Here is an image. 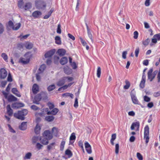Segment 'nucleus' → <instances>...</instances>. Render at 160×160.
I'll list each match as a JSON object with an SVG mask.
<instances>
[{"label": "nucleus", "instance_id": "42", "mask_svg": "<svg viewBox=\"0 0 160 160\" xmlns=\"http://www.w3.org/2000/svg\"><path fill=\"white\" fill-rule=\"evenodd\" d=\"M15 26H16L15 27L14 26L12 28V30H17L19 29L21 26V24L20 23H16L15 24Z\"/></svg>", "mask_w": 160, "mask_h": 160}, {"label": "nucleus", "instance_id": "30", "mask_svg": "<svg viewBox=\"0 0 160 160\" xmlns=\"http://www.w3.org/2000/svg\"><path fill=\"white\" fill-rule=\"evenodd\" d=\"M116 133H113L112 135L111 138L110 140V142L112 145L114 144V141L116 139Z\"/></svg>", "mask_w": 160, "mask_h": 160}, {"label": "nucleus", "instance_id": "61", "mask_svg": "<svg viewBox=\"0 0 160 160\" xmlns=\"http://www.w3.org/2000/svg\"><path fill=\"white\" fill-rule=\"evenodd\" d=\"M133 34H134L133 38L135 39H137L138 38V32L136 31H134L133 33Z\"/></svg>", "mask_w": 160, "mask_h": 160}, {"label": "nucleus", "instance_id": "5", "mask_svg": "<svg viewBox=\"0 0 160 160\" xmlns=\"http://www.w3.org/2000/svg\"><path fill=\"white\" fill-rule=\"evenodd\" d=\"M149 127L148 125L145 126L144 128V139H145L146 143H148L149 140Z\"/></svg>", "mask_w": 160, "mask_h": 160}, {"label": "nucleus", "instance_id": "60", "mask_svg": "<svg viewBox=\"0 0 160 160\" xmlns=\"http://www.w3.org/2000/svg\"><path fill=\"white\" fill-rule=\"evenodd\" d=\"M132 124H133V125L135 127H137L138 129L140 126V123L139 122H133Z\"/></svg>", "mask_w": 160, "mask_h": 160}, {"label": "nucleus", "instance_id": "32", "mask_svg": "<svg viewBox=\"0 0 160 160\" xmlns=\"http://www.w3.org/2000/svg\"><path fill=\"white\" fill-rule=\"evenodd\" d=\"M55 43L58 45H60L61 44V41L60 37L59 36H56L55 37Z\"/></svg>", "mask_w": 160, "mask_h": 160}, {"label": "nucleus", "instance_id": "21", "mask_svg": "<svg viewBox=\"0 0 160 160\" xmlns=\"http://www.w3.org/2000/svg\"><path fill=\"white\" fill-rule=\"evenodd\" d=\"M32 8V3L30 2H28L25 3L24 5L23 9L26 11L29 10Z\"/></svg>", "mask_w": 160, "mask_h": 160}, {"label": "nucleus", "instance_id": "1", "mask_svg": "<svg viewBox=\"0 0 160 160\" xmlns=\"http://www.w3.org/2000/svg\"><path fill=\"white\" fill-rule=\"evenodd\" d=\"M28 112L27 109H23L21 111H18L17 113H14V116L18 119L23 120L25 118L24 116L28 114Z\"/></svg>", "mask_w": 160, "mask_h": 160}, {"label": "nucleus", "instance_id": "7", "mask_svg": "<svg viewBox=\"0 0 160 160\" xmlns=\"http://www.w3.org/2000/svg\"><path fill=\"white\" fill-rule=\"evenodd\" d=\"M42 135L43 137L47 138L49 140L51 139L53 137L52 133L49 130H45Z\"/></svg>", "mask_w": 160, "mask_h": 160}, {"label": "nucleus", "instance_id": "31", "mask_svg": "<svg viewBox=\"0 0 160 160\" xmlns=\"http://www.w3.org/2000/svg\"><path fill=\"white\" fill-rule=\"evenodd\" d=\"M65 154L68 156V158H70L72 156V152L69 149H67L65 151Z\"/></svg>", "mask_w": 160, "mask_h": 160}, {"label": "nucleus", "instance_id": "13", "mask_svg": "<svg viewBox=\"0 0 160 160\" xmlns=\"http://www.w3.org/2000/svg\"><path fill=\"white\" fill-rule=\"evenodd\" d=\"M12 92L15 94L16 96L18 97H20L21 95L20 92L18 91L17 89L15 88H12L11 90Z\"/></svg>", "mask_w": 160, "mask_h": 160}, {"label": "nucleus", "instance_id": "28", "mask_svg": "<svg viewBox=\"0 0 160 160\" xmlns=\"http://www.w3.org/2000/svg\"><path fill=\"white\" fill-rule=\"evenodd\" d=\"M40 93L42 95V99L43 100H46L48 99V97L46 92H42Z\"/></svg>", "mask_w": 160, "mask_h": 160}, {"label": "nucleus", "instance_id": "54", "mask_svg": "<svg viewBox=\"0 0 160 160\" xmlns=\"http://www.w3.org/2000/svg\"><path fill=\"white\" fill-rule=\"evenodd\" d=\"M42 145L39 142L37 143L36 145V147L38 149V150H39L41 149H42Z\"/></svg>", "mask_w": 160, "mask_h": 160}, {"label": "nucleus", "instance_id": "52", "mask_svg": "<svg viewBox=\"0 0 160 160\" xmlns=\"http://www.w3.org/2000/svg\"><path fill=\"white\" fill-rule=\"evenodd\" d=\"M150 40L149 38L147 39L145 41L142 42V44L145 46H147L149 42H150Z\"/></svg>", "mask_w": 160, "mask_h": 160}, {"label": "nucleus", "instance_id": "3", "mask_svg": "<svg viewBox=\"0 0 160 160\" xmlns=\"http://www.w3.org/2000/svg\"><path fill=\"white\" fill-rule=\"evenodd\" d=\"M35 5L36 8L38 9L44 10L46 7L45 2L41 0L36 1Z\"/></svg>", "mask_w": 160, "mask_h": 160}, {"label": "nucleus", "instance_id": "55", "mask_svg": "<svg viewBox=\"0 0 160 160\" xmlns=\"http://www.w3.org/2000/svg\"><path fill=\"white\" fill-rule=\"evenodd\" d=\"M145 82L141 80L139 84V87L141 88H143L145 87Z\"/></svg>", "mask_w": 160, "mask_h": 160}, {"label": "nucleus", "instance_id": "43", "mask_svg": "<svg viewBox=\"0 0 160 160\" xmlns=\"http://www.w3.org/2000/svg\"><path fill=\"white\" fill-rule=\"evenodd\" d=\"M29 35V34H26L22 36L20 35L18 37L20 38L21 40H22L26 39Z\"/></svg>", "mask_w": 160, "mask_h": 160}, {"label": "nucleus", "instance_id": "37", "mask_svg": "<svg viewBox=\"0 0 160 160\" xmlns=\"http://www.w3.org/2000/svg\"><path fill=\"white\" fill-rule=\"evenodd\" d=\"M32 156V153L30 152H28L26 154L25 156L23 157V159H30Z\"/></svg>", "mask_w": 160, "mask_h": 160}, {"label": "nucleus", "instance_id": "46", "mask_svg": "<svg viewBox=\"0 0 160 160\" xmlns=\"http://www.w3.org/2000/svg\"><path fill=\"white\" fill-rule=\"evenodd\" d=\"M61 25L60 24L58 25V27L57 30V32L58 34H60L61 33Z\"/></svg>", "mask_w": 160, "mask_h": 160}, {"label": "nucleus", "instance_id": "24", "mask_svg": "<svg viewBox=\"0 0 160 160\" xmlns=\"http://www.w3.org/2000/svg\"><path fill=\"white\" fill-rule=\"evenodd\" d=\"M24 2L23 0H19L18 1V8L21 9H23L24 7Z\"/></svg>", "mask_w": 160, "mask_h": 160}, {"label": "nucleus", "instance_id": "2", "mask_svg": "<svg viewBox=\"0 0 160 160\" xmlns=\"http://www.w3.org/2000/svg\"><path fill=\"white\" fill-rule=\"evenodd\" d=\"M32 54L31 52H28L24 55V58H21L20 61L23 64H26L29 63L30 59L32 57Z\"/></svg>", "mask_w": 160, "mask_h": 160}, {"label": "nucleus", "instance_id": "19", "mask_svg": "<svg viewBox=\"0 0 160 160\" xmlns=\"http://www.w3.org/2000/svg\"><path fill=\"white\" fill-rule=\"evenodd\" d=\"M65 82V80L64 78V77H63L59 80L57 82V85L58 86H61L64 84Z\"/></svg>", "mask_w": 160, "mask_h": 160}, {"label": "nucleus", "instance_id": "41", "mask_svg": "<svg viewBox=\"0 0 160 160\" xmlns=\"http://www.w3.org/2000/svg\"><path fill=\"white\" fill-rule=\"evenodd\" d=\"M55 142H52L49 145H48L47 146V149L48 151H49L51 149H52L53 147H55Z\"/></svg>", "mask_w": 160, "mask_h": 160}, {"label": "nucleus", "instance_id": "39", "mask_svg": "<svg viewBox=\"0 0 160 160\" xmlns=\"http://www.w3.org/2000/svg\"><path fill=\"white\" fill-rule=\"evenodd\" d=\"M126 85L124 86V88L125 89H128L130 86V83L127 80H126L125 81Z\"/></svg>", "mask_w": 160, "mask_h": 160}, {"label": "nucleus", "instance_id": "47", "mask_svg": "<svg viewBox=\"0 0 160 160\" xmlns=\"http://www.w3.org/2000/svg\"><path fill=\"white\" fill-rule=\"evenodd\" d=\"M70 64L73 69H76L77 68V65L75 62H72L71 63H70Z\"/></svg>", "mask_w": 160, "mask_h": 160}, {"label": "nucleus", "instance_id": "44", "mask_svg": "<svg viewBox=\"0 0 160 160\" xmlns=\"http://www.w3.org/2000/svg\"><path fill=\"white\" fill-rule=\"evenodd\" d=\"M65 142L64 141H62L61 143L60 146V150L62 151L63 150Z\"/></svg>", "mask_w": 160, "mask_h": 160}, {"label": "nucleus", "instance_id": "23", "mask_svg": "<svg viewBox=\"0 0 160 160\" xmlns=\"http://www.w3.org/2000/svg\"><path fill=\"white\" fill-rule=\"evenodd\" d=\"M7 112L8 115L9 116H11L13 114V111L11 108L10 105L8 104L7 106Z\"/></svg>", "mask_w": 160, "mask_h": 160}, {"label": "nucleus", "instance_id": "62", "mask_svg": "<svg viewBox=\"0 0 160 160\" xmlns=\"http://www.w3.org/2000/svg\"><path fill=\"white\" fill-rule=\"evenodd\" d=\"M52 62L51 59V58H48L46 61V63L48 65H50Z\"/></svg>", "mask_w": 160, "mask_h": 160}, {"label": "nucleus", "instance_id": "6", "mask_svg": "<svg viewBox=\"0 0 160 160\" xmlns=\"http://www.w3.org/2000/svg\"><path fill=\"white\" fill-rule=\"evenodd\" d=\"M134 91L133 89L130 93V95L132 101L133 103L135 104H138L140 105L141 107L143 108L144 107L143 106L139 103L138 101L136 96L135 94V93H133V91Z\"/></svg>", "mask_w": 160, "mask_h": 160}, {"label": "nucleus", "instance_id": "25", "mask_svg": "<svg viewBox=\"0 0 160 160\" xmlns=\"http://www.w3.org/2000/svg\"><path fill=\"white\" fill-rule=\"evenodd\" d=\"M41 129V127L38 125H36L34 129L35 133L36 134H39L40 133Z\"/></svg>", "mask_w": 160, "mask_h": 160}, {"label": "nucleus", "instance_id": "50", "mask_svg": "<svg viewBox=\"0 0 160 160\" xmlns=\"http://www.w3.org/2000/svg\"><path fill=\"white\" fill-rule=\"evenodd\" d=\"M137 156L139 160H143V158L142 156L139 152H137Z\"/></svg>", "mask_w": 160, "mask_h": 160}, {"label": "nucleus", "instance_id": "11", "mask_svg": "<svg viewBox=\"0 0 160 160\" xmlns=\"http://www.w3.org/2000/svg\"><path fill=\"white\" fill-rule=\"evenodd\" d=\"M48 140L47 138L43 137L42 138L41 137H40L39 140L40 142L44 145H47L48 143Z\"/></svg>", "mask_w": 160, "mask_h": 160}, {"label": "nucleus", "instance_id": "49", "mask_svg": "<svg viewBox=\"0 0 160 160\" xmlns=\"http://www.w3.org/2000/svg\"><path fill=\"white\" fill-rule=\"evenodd\" d=\"M78 98L76 97L75 99L74 103V107L76 108H77L78 107Z\"/></svg>", "mask_w": 160, "mask_h": 160}, {"label": "nucleus", "instance_id": "35", "mask_svg": "<svg viewBox=\"0 0 160 160\" xmlns=\"http://www.w3.org/2000/svg\"><path fill=\"white\" fill-rule=\"evenodd\" d=\"M59 58L57 55H54L53 57V62L54 63L57 64H58L59 62Z\"/></svg>", "mask_w": 160, "mask_h": 160}, {"label": "nucleus", "instance_id": "14", "mask_svg": "<svg viewBox=\"0 0 160 160\" xmlns=\"http://www.w3.org/2000/svg\"><path fill=\"white\" fill-rule=\"evenodd\" d=\"M42 14V13L40 11H36L32 13V15L35 18H39Z\"/></svg>", "mask_w": 160, "mask_h": 160}, {"label": "nucleus", "instance_id": "53", "mask_svg": "<svg viewBox=\"0 0 160 160\" xmlns=\"http://www.w3.org/2000/svg\"><path fill=\"white\" fill-rule=\"evenodd\" d=\"M119 149V145L118 143H117L115 145V152L116 154H117L118 153Z\"/></svg>", "mask_w": 160, "mask_h": 160}, {"label": "nucleus", "instance_id": "64", "mask_svg": "<svg viewBox=\"0 0 160 160\" xmlns=\"http://www.w3.org/2000/svg\"><path fill=\"white\" fill-rule=\"evenodd\" d=\"M154 36V37H155L157 38L158 40H160V33L155 34Z\"/></svg>", "mask_w": 160, "mask_h": 160}, {"label": "nucleus", "instance_id": "18", "mask_svg": "<svg viewBox=\"0 0 160 160\" xmlns=\"http://www.w3.org/2000/svg\"><path fill=\"white\" fill-rule=\"evenodd\" d=\"M85 25L87 27V33L90 39L92 41V36L91 32L89 28V27L87 23L86 22H85Z\"/></svg>", "mask_w": 160, "mask_h": 160}, {"label": "nucleus", "instance_id": "57", "mask_svg": "<svg viewBox=\"0 0 160 160\" xmlns=\"http://www.w3.org/2000/svg\"><path fill=\"white\" fill-rule=\"evenodd\" d=\"M8 25L9 27L11 28L12 29L14 26V23L11 20H9L8 21Z\"/></svg>", "mask_w": 160, "mask_h": 160}, {"label": "nucleus", "instance_id": "36", "mask_svg": "<svg viewBox=\"0 0 160 160\" xmlns=\"http://www.w3.org/2000/svg\"><path fill=\"white\" fill-rule=\"evenodd\" d=\"M39 72L36 74V78L37 81H39L41 80V77L39 74L41 73H43L44 71H39Z\"/></svg>", "mask_w": 160, "mask_h": 160}, {"label": "nucleus", "instance_id": "22", "mask_svg": "<svg viewBox=\"0 0 160 160\" xmlns=\"http://www.w3.org/2000/svg\"><path fill=\"white\" fill-rule=\"evenodd\" d=\"M68 62V59L66 57H63L60 61V63L62 65H64L66 64Z\"/></svg>", "mask_w": 160, "mask_h": 160}, {"label": "nucleus", "instance_id": "15", "mask_svg": "<svg viewBox=\"0 0 160 160\" xmlns=\"http://www.w3.org/2000/svg\"><path fill=\"white\" fill-rule=\"evenodd\" d=\"M57 53H58L60 56H62L65 54L66 51L64 49L60 48L58 50Z\"/></svg>", "mask_w": 160, "mask_h": 160}, {"label": "nucleus", "instance_id": "4", "mask_svg": "<svg viewBox=\"0 0 160 160\" xmlns=\"http://www.w3.org/2000/svg\"><path fill=\"white\" fill-rule=\"evenodd\" d=\"M2 93L4 95L5 98L7 99L9 102H11L13 101H16L17 100V98L11 94L8 96V93L3 91H2Z\"/></svg>", "mask_w": 160, "mask_h": 160}, {"label": "nucleus", "instance_id": "29", "mask_svg": "<svg viewBox=\"0 0 160 160\" xmlns=\"http://www.w3.org/2000/svg\"><path fill=\"white\" fill-rule=\"evenodd\" d=\"M40 137L38 136H34L32 137V143L34 144L39 140Z\"/></svg>", "mask_w": 160, "mask_h": 160}, {"label": "nucleus", "instance_id": "45", "mask_svg": "<svg viewBox=\"0 0 160 160\" xmlns=\"http://www.w3.org/2000/svg\"><path fill=\"white\" fill-rule=\"evenodd\" d=\"M76 136L75 133L74 132L72 133L70 137L69 140L70 141L74 140L76 139Z\"/></svg>", "mask_w": 160, "mask_h": 160}, {"label": "nucleus", "instance_id": "58", "mask_svg": "<svg viewBox=\"0 0 160 160\" xmlns=\"http://www.w3.org/2000/svg\"><path fill=\"white\" fill-rule=\"evenodd\" d=\"M46 68V65L45 64H43L40 66L38 70H45Z\"/></svg>", "mask_w": 160, "mask_h": 160}, {"label": "nucleus", "instance_id": "51", "mask_svg": "<svg viewBox=\"0 0 160 160\" xmlns=\"http://www.w3.org/2000/svg\"><path fill=\"white\" fill-rule=\"evenodd\" d=\"M4 31V27L2 23H0V34H2Z\"/></svg>", "mask_w": 160, "mask_h": 160}, {"label": "nucleus", "instance_id": "17", "mask_svg": "<svg viewBox=\"0 0 160 160\" xmlns=\"http://www.w3.org/2000/svg\"><path fill=\"white\" fill-rule=\"evenodd\" d=\"M39 91V88L38 85L35 83L33 85L32 87V91L34 94H36Z\"/></svg>", "mask_w": 160, "mask_h": 160}, {"label": "nucleus", "instance_id": "8", "mask_svg": "<svg viewBox=\"0 0 160 160\" xmlns=\"http://www.w3.org/2000/svg\"><path fill=\"white\" fill-rule=\"evenodd\" d=\"M41 96L42 95H41L40 93L35 95L33 100V103L36 104H39V102L42 99Z\"/></svg>", "mask_w": 160, "mask_h": 160}, {"label": "nucleus", "instance_id": "33", "mask_svg": "<svg viewBox=\"0 0 160 160\" xmlns=\"http://www.w3.org/2000/svg\"><path fill=\"white\" fill-rule=\"evenodd\" d=\"M52 131L54 135L55 136L57 137L58 133V128L56 127H53L52 128Z\"/></svg>", "mask_w": 160, "mask_h": 160}, {"label": "nucleus", "instance_id": "27", "mask_svg": "<svg viewBox=\"0 0 160 160\" xmlns=\"http://www.w3.org/2000/svg\"><path fill=\"white\" fill-rule=\"evenodd\" d=\"M24 46L27 49L30 50L32 48L33 44L31 42H28L25 44Z\"/></svg>", "mask_w": 160, "mask_h": 160}, {"label": "nucleus", "instance_id": "9", "mask_svg": "<svg viewBox=\"0 0 160 160\" xmlns=\"http://www.w3.org/2000/svg\"><path fill=\"white\" fill-rule=\"evenodd\" d=\"M56 51L55 49H52L49 50L45 53L44 55L45 57L46 58L52 57L55 53Z\"/></svg>", "mask_w": 160, "mask_h": 160}, {"label": "nucleus", "instance_id": "48", "mask_svg": "<svg viewBox=\"0 0 160 160\" xmlns=\"http://www.w3.org/2000/svg\"><path fill=\"white\" fill-rule=\"evenodd\" d=\"M144 100L147 102H149L151 100V98L148 96L145 95L143 97Z\"/></svg>", "mask_w": 160, "mask_h": 160}, {"label": "nucleus", "instance_id": "20", "mask_svg": "<svg viewBox=\"0 0 160 160\" xmlns=\"http://www.w3.org/2000/svg\"><path fill=\"white\" fill-rule=\"evenodd\" d=\"M7 71H0V78L4 79L7 76Z\"/></svg>", "mask_w": 160, "mask_h": 160}, {"label": "nucleus", "instance_id": "10", "mask_svg": "<svg viewBox=\"0 0 160 160\" xmlns=\"http://www.w3.org/2000/svg\"><path fill=\"white\" fill-rule=\"evenodd\" d=\"M24 106V104L22 102H15L12 104V108L17 109L23 107Z\"/></svg>", "mask_w": 160, "mask_h": 160}, {"label": "nucleus", "instance_id": "40", "mask_svg": "<svg viewBox=\"0 0 160 160\" xmlns=\"http://www.w3.org/2000/svg\"><path fill=\"white\" fill-rule=\"evenodd\" d=\"M153 71H148V78L149 79H150L151 82L153 80H152L151 79L152 78V73Z\"/></svg>", "mask_w": 160, "mask_h": 160}, {"label": "nucleus", "instance_id": "26", "mask_svg": "<svg viewBox=\"0 0 160 160\" xmlns=\"http://www.w3.org/2000/svg\"><path fill=\"white\" fill-rule=\"evenodd\" d=\"M45 119V120L49 122H51L54 120V117L52 115L48 116H46Z\"/></svg>", "mask_w": 160, "mask_h": 160}, {"label": "nucleus", "instance_id": "38", "mask_svg": "<svg viewBox=\"0 0 160 160\" xmlns=\"http://www.w3.org/2000/svg\"><path fill=\"white\" fill-rule=\"evenodd\" d=\"M1 57L6 62H8V56L5 53H2L1 54Z\"/></svg>", "mask_w": 160, "mask_h": 160}, {"label": "nucleus", "instance_id": "34", "mask_svg": "<svg viewBox=\"0 0 160 160\" xmlns=\"http://www.w3.org/2000/svg\"><path fill=\"white\" fill-rule=\"evenodd\" d=\"M56 88V87L54 84L49 85L47 88L49 92L51 91Z\"/></svg>", "mask_w": 160, "mask_h": 160}, {"label": "nucleus", "instance_id": "59", "mask_svg": "<svg viewBox=\"0 0 160 160\" xmlns=\"http://www.w3.org/2000/svg\"><path fill=\"white\" fill-rule=\"evenodd\" d=\"M78 146L81 148L83 151H84V149L83 147V143L81 140H80L78 142Z\"/></svg>", "mask_w": 160, "mask_h": 160}, {"label": "nucleus", "instance_id": "63", "mask_svg": "<svg viewBox=\"0 0 160 160\" xmlns=\"http://www.w3.org/2000/svg\"><path fill=\"white\" fill-rule=\"evenodd\" d=\"M48 106L50 109H53L54 107V105L50 102H49L48 103Z\"/></svg>", "mask_w": 160, "mask_h": 160}, {"label": "nucleus", "instance_id": "56", "mask_svg": "<svg viewBox=\"0 0 160 160\" xmlns=\"http://www.w3.org/2000/svg\"><path fill=\"white\" fill-rule=\"evenodd\" d=\"M31 108L33 110L35 111H36V110H38L40 109V108H38L37 106H36L35 105H32L31 107Z\"/></svg>", "mask_w": 160, "mask_h": 160}, {"label": "nucleus", "instance_id": "12", "mask_svg": "<svg viewBox=\"0 0 160 160\" xmlns=\"http://www.w3.org/2000/svg\"><path fill=\"white\" fill-rule=\"evenodd\" d=\"M27 122H22L21 123V124L19 126V128L22 131L26 130L27 127Z\"/></svg>", "mask_w": 160, "mask_h": 160}, {"label": "nucleus", "instance_id": "16", "mask_svg": "<svg viewBox=\"0 0 160 160\" xmlns=\"http://www.w3.org/2000/svg\"><path fill=\"white\" fill-rule=\"evenodd\" d=\"M59 110L56 108H55L50 112H48L47 113V115H56L57 113L58 112Z\"/></svg>", "mask_w": 160, "mask_h": 160}]
</instances>
